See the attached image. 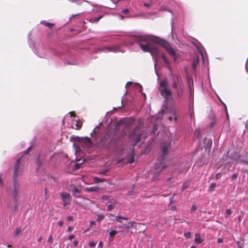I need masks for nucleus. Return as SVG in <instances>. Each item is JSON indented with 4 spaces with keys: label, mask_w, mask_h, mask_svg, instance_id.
Listing matches in <instances>:
<instances>
[{
    "label": "nucleus",
    "mask_w": 248,
    "mask_h": 248,
    "mask_svg": "<svg viewBox=\"0 0 248 248\" xmlns=\"http://www.w3.org/2000/svg\"><path fill=\"white\" fill-rule=\"evenodd\" d=\"M160 95L163 97L167 101L172 98V92L168 87L167 79H164L159 83L158 88Z\"/></svg>",
    "instance_id": "f257e3e1"
},
{
    "label": "nucleus",
    "mask_w": 248,
    "mask_h": 248,
    "mask_svg": "<svg viewBox=\"0 0 248 248\" xmlns=\"http://www.w3.org/2000/svg\"><path fill=\"white\" fill-rule=\"evenodd\" d=\"M141 135L142 133L139 127H136L133 131L129 133L128 138L131 141L135 142L134 146L140 141Z\"/></svg>",
    "instance_id": "f03ea898"
},
{
    "label": "nucleus",
    "mask_w": 248,
    "mask_h": 248,
    "mask_svg": "<svg viewBox=\"0 0 248 248\" xmlns=\"http://www.w3.org/2000/svg\"><path fill=\"white\" fill-rule=\"evenodd\" d=\"M160 45L166 50L170 56L173 57L174 61H176L177 60L178 54H176L170 46V44L163 39L161 42Z\"/></svg>",
    "instance_id": "7ed1b4c3"
},
{
    "label": "nucleus",
    "mask_w": 248,
    "mask_h": 248,
    "mask_svg": "<svg viewBox=\"0 0 248 248\" xmlns=\"http://www.w3.org/2000/svg\"><path fill=\"white\" fill-rule=\"evenodd\" d=\"M138 41H143L145 42H153L160 45L161 42L163 39L156 37L152 36L150 37L148 36H140L137 38Z\"/></svg>",
    "instance_id": "20e7f679"
},
{
    "label": "nucleus",
    "mask_w": 248,
    "mask_h": 248,
    "mask_svg": "<svg viewBox=\"0 0 248 248\" xmlns=\"http://www.w3.org/2000/svg\"><path fill=\"white\" fill-rule=\"evenodd\" d=\"M170 147V142H164L161 144V156L160 162L163 164V161L168 154L169 150Z\"/></svg>",
    "instance_id": "39448f33"
},
{
    "label": "nucleus",
    "mask_w": 248,
    "mask_h": 248,
    "mask_svg": "<svg viewBox=\"0 0 248 248\" xmlns=\"http://www.w3.org/2000/svg\"><path fill=\"white\" fill-rule=\"evenodd\" d=\"M171 86L173 89L179 87V85L184 84L183 80L180 76L171 73Z\"/></svg>",
    "instance_id": "423d86ee"
},
{
    "label": "nucleus",
    "mask_w": 248,
    "mask_h": 248,
    "mask_svg": "<svg viewBox=\"0 0 248 248\" xmlns=\"http://www.w3.org/2000/svg\"><path fill=\"white\" fill-rule=\"evenodd\" d=\"M20 185L17 182V179H13V190L12 196L15 202H18V194L20 193Z\"/></svg>",
    "instance_id": "0eeeda50"
},
{
    "label": "nucleus",
    "mask_w": 248,
    "mask_h": 248,
    "mask_svg": "<svg viewBox=\"0 0 248 248\" xmlns=\"http://www.w3.org/2000/svg\"><path fill=\"white\" fill-rule=\"evenodd\" d=\"M140 36H136L134 37L135 42L139 44L140 46L141 49L144 52H148L152 45V44L149 42H145L143 41H138L137 38Z\"/></svg>",
    "instance_id": "6e6552de"
},
{
    "label": "nucleus",
    "mask_w": 248,
    "mask_h": 248,
    "mask_svg": "<svg viewBox=\"0 0 248 248\" xmlns=\"http://www.w3.org/2000/svg\"><path fill=\"white\" fill-rule=\"evenodd\" d=\"M166 166L163 165L162 162H159L158 164H156L154 166V169L155 171L153 173L152 179L154 181L156 180L160 174V173L162 170Z\"/></svg>",
    "instance_id": "1a4fd4ad"
},
{
    "label": "nucleus",
    "mask_w": 248,
    "mask_h": 248,
    "mask_svg": "<svg viewBox=\"0 0 248 248\" xmlns=\"http://www.w3.org/2000/svg\"><path fill=\"white\" fill-rule=\"evenodd\" d=\"M61 196L63 202V207H66L70 203L71 198L69 193L62 192L61 193Z\"/></svg>",
    "instance_id": "9d476101"
},
{
    "label": "nucleus",
    "mask_w": 248,
    "mask_h": 248,
    "mask_svg": "<svg viewBox=\"0 0 248 248\" xmlns=\"http://www.w3.org/2000/svg\"><path fill=\"white\" fill-rule=\"evenodd\" d=\"M173 89L177 97L180 98L182 97L184 93V84L179 85V87H176Z\"/></svg>",
    "instance_id": "9b49d317"
},
{
    "label": "nucleus",
    "mask_w": 248,
    "mask_h": 248,
    "mask_svg": "<svg viewBox=\"0 0 248 248\" xmlns=\"http://www.w3.org/2000/svg\"><path fill=\"white\" fill-rule=\"evenodd\" d=\"M150 52L153 57L156 59L158 57L159 53L158 49L154 45H152L149 50L148 51Z\"/></svg>",
    "instance_id": "f8f14e48"
},
{
    "label": "nucleus",
    "mask_w": 248,
    "mask_h": 248,
    "mask_svg": "<svg viewBox=\"0 0 248 248\" xmlns=\"http://www.w3.org/2000/svg\"><path fill=\"white\" fill-rule=\"evenodd\" d=\"M20 160L21 157L18 158L15 165L13 179H17L18 176H19V168L20 165Z\"/></svg>",
    "instance_id": "ddd939ff"
},
{
    "label": "nucleus",
    "mask_w": 248,
    "mask_h": 248,
    "mask_svg": "<svg viewBox=\"0 0 248 248\" xmlns=\"http://www.w3.org/2000/svg\"><path fill=\"white\" fill-rule=\"evenodd\" d=\"M199 58L198 56L194 57L192 64V67L193 69H195L196 68L197 65L199 63Z\"/></svg>",
    "instance_id": "4468645a"
},
{
    "label": "nucleus",
    "mask_w": 248,
    "mask_h": 248,
    "mask_svg": "<svg viewBox=\"0 0 248 248\" xmlns=\"http://www.w3.org/2000/svg\"><path fill=\"white\" fill-rule=\"evenodd\" d=\"M195 242L198 244H201L203 242V240L201 238L199 233L195 234Z\"/></svg>",
    "instance_id": "2eb2a0df"
},
{
    "label": "nucleus",
    "mask_w": 248,
    "mask_h": 248,
    "mask_svg": "<svg viewBox=\"0 0 248 248\" xmlns=\"http://www.w3.org/2000/svg\"><path fill=\"white\" fill-rule=\"evenodd\" d=\"M135 222L134 221H131L129 222H128L127 223H125L124 224V228L126 229H129L131 227H133L134 226V224H135Z\"/></svg>",
    "instance_id": "dca6fc26"
},
{
    "label": "nucleus",
    "mask_w": 248,
    "mask_h": 248,
    "mask_svg": "<svg viewBox=\"0 0 248 248\" xmlns=\"http://www.w3.org/2000/svg\"><path fill=\"white\" fill-rule=\"evenodd\" d=\"M41 23L42 24L44 25L45 26L49 27V28H52V27H53L54 26V24L51 23H49V22H47L45 20L44 21H42L41 22Z\"/></svg>",
    "instance_id": "f3484780"
},
{
    "label": "nucleus",
    "mask_w": 248,
    "mask_h": 248,
    "mask_svg": "<svg viewBox=\"0 0 248 248\" xmlns=\"http://www.w3.org/2000/svg\"><path fill=\"white\" fill-rule=\"evenodd\" d=\"M73 192H74V197H77V198L80 197L79 195H78V194H79V193H80V190L77 187H75L74 189Z\"/></svg>",
    "instance_id": "a211bd4d"
},
{
    "label": "nucleus",
    "mask_w": 248,
    "mask_h": 248,
    "mask_svg": "<svg viewBox=\"0 0 248 248\" xmlns=\"http://www.w3.org/2000/svg\"><path fill=\"white\" fill-rule=\"evenodd\" d=\"M209 118H212V122L211 123V127H213L215 124V116L214 115V114L212 113V114H210Z\"/></svg>",
    "instance_id": "6ab92c4d"
},
{
    "label": "nucleus",
    "mask_w": 248,
    "mask_h": 248,
    "mask_svg": "<svg viewBox=\"0 0 248 248\" xmlns=\"http://www.w3.org/2000/svg\"><path fill=\"white\" fill-rule=\"evenodd\" d=\"M121 219H124V220H127V218L121 216H117L116 217L115 220L120 223H122V221H121Z\"/></svg>",
    "instance_id": "aec40b11"
},
{
    "label": "nucleus",
    "mask_w": 248,
    "mask_h": 248,
    "mask_svg": "<svg viewBox=\"0 0 248 248\" xmlns=\"http://www.w3.org/2000/svg\"><path fill=\"white\" fill-rule=\"evenodd\" d=\"M98 190V187H91L88 188H87V191L89 192H94V191H97Z\"/></svg>",
    "instance_id": "412c9836"
},
{
    "label": "nucleus",
    "mask_w": 248,
    "mask_h": 248,
    "mask_svg": "<svg viewBox=\"0 0 248 248\" xmlns=\"http://www.w3.org/2000/svg\"><path fill=\"white\" fill-rule=\"evenodd\" d=\"M82 141L85 142L87 145H90L91 143V140L89 138H83Z\"/></svg>",
    "instance_id": "4be33fe9"
},
{
    "label": "nucleus",
    "mask_w": 248,
    "mask_h": 248,
    "mask_svg": "<svg viewBox=\"0 0 248 248\" xmlns=\"http://www.w3.org/2000/svg\"><path fill=\"white\" fill-rule=\"evenodd\" d=\"M94 180L95 183H98L103 182L105 181V179L104 178H99L98 177H94Z\"/></svg>",
    "instance_id": "5701e85b"
},
{
    "label": "nucleus",
    "mask_w": 248,
    "mask_h": 248,
    "mask_svg": "<svg viewBox=\"0 0 248 248\" xmlns=\"http://www.w3.org/2000/svg\"><path fill=\"white\" fill-rule=\"evenodd\" d=\"M106 50H107L108 51H113L116 52V50L117 49V48L116 47H106L105 48Z\"/></svg>",
    "instance_id": "b1692460"
},
{
    "label": "nucleus",
    "mask_w": 248,
    "mask_h": 248,
    "mask_svg": "<svg viewBox=\"0 0 248 248\" xmlns=\"http://www.w3.org/2000/svg\"><path fill=\"white\" fill-rule=\"evenodd\" d=\"M135 158V157H134V155L133 154L130 158H129V159L126 162L127 163H130V164H131L132 163H133L134 162V159Z\"/></svg>",
    "instance_id": "393cba45"
},
{
    "label": "nucleus",
    "mask_w": 248,
    "mask_h": 248,
    "mask_svg": "<svg viewBox=\"0 0 248 248\" xmlns=\"http://www.w3.org/2000/svg\"><path fill=\"white\" fill-rule=\"evenodd\" d=\"M36 163L39 168L42 165V162L39 158V155L37 157L36 159Z\"/></svg>",
    "instance_id": "a878e982"
},
{
    "label": "nucleus",
    "mask_w": 248,
    "mask_h": 248,
    "mask_svg": "<svg viewBox=\"0 0 248 248\" xmlns=\"http://www.w3.org/2000/svg\"><path fill=\"white\" fill-rule=\"evenodd\" d=\"M104 218V216L102 214H99L97 216V218L96 219V221L100 222Z\"/></svg>",
    "instance_id": "bb28decb"
},
{
    "label": "nucleus",
    "mask_w": 248,
    "mask_h": 248,
    "mask_svg": "<svg viewBox=\"0 0 248 248\" xmlns=\"http://www.w3.org/2000/svg\"><path fill=\"white\" fill-rule=\"evenodd\" d=\"M21 232V229L20 228H17L15 232V236H17L19 233Z\"/></svg>",
    "instance_id": "cd10ccee"
},
{
    "label": "nucleus",
    "mask_w": 248,
    "mask_h": 248,
    "mask_svg": "<svg viewBox=\"0 0 248 248\" xmlns=\"http://www.w3.org/2000/svg\"><path fill=\"white\" fill-rule=\"evenodd\" d=\"M117 233V232L116 231H111L109 233V236L110 237H112L113 236H114Z\"/></svg>",
    "instance_id": "c85d7f7f"
},
{
    "label": "nucleus",
    "mask_w": 248,
    "mask_h": 248,
    "mask_svg": "<svg viewBox=\"0 0 248 248\" xmlns=\"http://www.w3.org/2000/svg\"><path fill=\"white\" fill-rule=\"evenodd\" d=\"M216 186V184L215 183H212L209 187V190L213 191Z\"/></svg>",
    "instance_id": "c756f323"
},
{
    "label": "nucleus",
    "mask_w": 248,
    "mask_h": 248,
    "mask_svg": "<svg viewBox=\"0 0 248 248\" xmlns=\"http://www.w3.org/2000/svg\"><path fill=\"white\" fill-rule=\"evenodd\" d=\"M134 122V119L133 118L129 119L127 122H126V123L130 125L132 124Z\"/></svg>",
    "instance_id": "7c9ffc66"
},
{
    "label": "nucleus",
    "mask_w": 248,
    "mask_h": 248,
    "mask_svg": "<svg viewBox=\"0 0 248 248\" xmlns=\"http://www.w3.org/2000/svg\"><path fill=\"white\" fill-rule=\"evenodd\" d=\"M164 62H165V63L167 65V67L171 69V68L170 67V62H169V61L167 60V59H165V60H164Z\"/></svg>",
    "instance_id": "2f4dec72"
},
{
    "label": "nucleus",
    "mask_w": 248,
    "mask_h": 248,
    "mask_svg": "<svg viewBox=\"0 0 248 248\" xmlns=\"http://www.w3.org/2000/svg\"><path fill=\"white\" fill-rule=\"evenodd\" d=\"M102 17V16H98V17H95V18H93L92 20L93 21V22H98L101 18Z\"/></svg>",
    "instance_id": "473e14b6"
},
{
    "label": "nucleus",
    "mask_w": 248,
    "mask_h": 248,
    "mask_svg": "<svg viewBox=\"0 0 248 248\" xmlns=\"http://www.w3.org/2000/svg\"><path fill=\"white\" fill-rule=\"evenodd\" d=\"M184 235L186 238L188 239L190 237L191 233L189 232H185Z\"/></svg>",
    "instance_id": "72a5a7b5"
},
{
    "label": "nucleus",
    "mask_w": 248,
    "mask_h": 248,
    "mask_svg": "<svg viewBox=\"0 0 248 248\" xmlns=\"http://www.w3.org/2000/svg\"><path fill=\"white\" fill-rule=\"evenodd\" d=\"M114 206L112 204H109L108 206L107 211H110L113 209Z\"/></svg>",
    "instance_id": "f704fd0d"
},
{
    "label": "nucleus",
    "mask_w": 248,
    "mask_h": 248,
    "mask_svg": "<svg viewBox=\"0 0 248 248\" xmlns=\"http://www.w3.org/2000/svg\"><path fill=\"white\" fill-rule=\"evenodd\" d=\"M80 168V164L78 163H76L74 166L75 170H78Z\"/></svg>",
    "instance_id": "c9c22d12"
},
{
    "label": "nucleus",
    "mask_w": 248,
    "mask_h": 248,
    "mask_svg": "<svg viewBox=\"0 0 248 248\" xmlns=\"http://www.w3.org/2000/svg\"><path fill=\"white\" fill-rule=\"evenodd\" d=\"M14 211L16 213L18 211L17 202H15V205L14 207Z\"/></svg>",
    "instance_id": "e433bc0d"
},
{
    "label": "nucleus",
    "mask_w": 248,
    "mask_h": 248,
    "mask_svg": "<svg viewBox=\"0 0 248 248\" xmlns=\"http://www.w3.org/2000/svg\"><path fill=\"white\" fill-rule=\"evenodd\" d=\"M167 109V107L166 106H163L162 108V109H161V112H162V114H164L166 113L165 112V109Z\"/></svg>",
    "instance_id": "4c0bfd02"
},
{
    "label": "nucleus",
    "mask_w": 248,
    "mask_h": 248,
    "mask_svg": "<svg viewBox=\"0 0 248 248\" xmlns=\"http://www.w3.org/2000/svg\"><path fill=\"white\" fill-rule=\"evenodd\" d=\"M96 245V244L93 241H91L89 243V246L90 247H94Z\"/></svg>",
    "instance_id": "58836bf2"
},
{
    "label": "nucleus",
    "mask_w": 248,
    "mask_h": 248,
    "mask_svg": "<svg viewBox=\"0 0 248 248\" xmlns=\"http://www.w3.org/2000/svg\"><path fill=\"white\" fill-rule=\"evenodd\" d=\"M226 213L227 216L228 217L232 214V211L230 209H228L226 210Z\"/></svg>",
    "instance_id": "ea45409f"
},
{
    "label": "nucleus",
    "mask_w": 248,
    "mask_h": 248,
    "mask_svg": "<svg viewBox=\"0 0 248 248\" xmlns=\"http://www.w3.org/2000/svg\"><path fill=\"white\" fill-rule=\"evenodd\" d=\"M237 177V173H234L232 177V181H233L234 180H235Z\"/></svg>",
    "instance_id": "a19ab883"
},
{
    "label": "nucleus",
    "mask_w": 248,
    "mask_h": 248,
    "mask_svg": "<svg viewBox=\"0 0 248 248\" xmlns=\"http://www.w3.org/2000/svg\"><path fill=\"white\" fill-rule=\"evenodd\" d=\"M197 206L195 205H193L191 207V210L192 211L194 212L197 210Z\"/></svg>",
    "instance_id": "79ce46f5"
},
{
    "label": "nucleus",
    "mask_w": 248,
    "mask_h": 248,
    "mask_svg": "<svg viewBox=\"0 0 248 248\" xmlns=\"http://www.w3.org/2000/svg\"><path fill=\"white\" fill-rule=\"evenodd\" d=\"M31 147H29V148H28V149H27L26 151H25L24 152V154H25V155L28 154L29 153V152H30V150H31Z\"/></svg>",
    "instance_id": "37998d69"
},
{
    "label": "nucleus",
    "mask_w": 248,
    "mask_h": 248,
    "mask_svg": "<svg viewBox=\"0 0 248 248\" xmlns=\"http://www.w3.org/2000/svg\"><path fill=\"white\" fill-rule=\"evenodd\" d=\"M76 126H77L76 129H79L81 127V125L79 124L78 122H77Z\"/></svg>",
    "instance_id": "c03bdc74"
},
{
    "label": "nucleus",
    "mask_w": 248,
    "mask_h": 248,
    "mask_svg": "<svg viewBox=\"0 0 248 248\" xmlns=\"http://www.w3.org/2000/svg\"><path fill=\"white\" fill-rule=\"evenodd\" d=\"M223 241V239L221 238H218L217 239V242L218 243H222Z\"/></svg>",
    "instance_id": "a18cd8bd"
},
{
    "label": "nucleus",
    "mask_w": 248,
    "mask_h": 248,
    "mask_svg": "<svg viewBox=\"0 0 248 248\" xmlns=\"http://www.w3.org/2000/svg\"><path fill=\"white\" fill-rule=\"evenodd\" d=\"M69 114L71 117H75L76 116V113L74 111H71L69 112Z\"/></svg>",
    "instance_id": "49530a36"
},
{
    "label": "nucleus",
    "mask_w": 248,
    "mask_h": 248,
    "mask_svg": "<svg viewBox=\"0 0 248 248\" xmlns=\"http://www.w3.org/2000/svg\"><path fill=\"white\" fill-rule=\"evenodd\" d=\"M67 219L68 221H72L73 220V217H72L71 216H69L67 217Z\"/></svg>",
    "instance_id": "de8ad7c7"
},
{
    "label": "nucleus",
    "mask_w": 248,
    "mask_h": 248,
    "mask_svg": "<svg viewBox=\"0 0 248 248\" xmlns=\"http://www.w3.org/2000/svg\"><path fill=\"white\" fill-rule=\"evenodd\" d=\"M75 237V235H73V234H72V235H70L69 236V239L70 240H72L73 239H74Z\"/></svg>",
    "instance_id": "09e8293b"
},
{
    "label": "nucleus",
    "mask_w": 248,
    "mask_h": 248,
    "mask_svg": "<svg viewBox=\"0 0 248 248\" xmlns=\"http://www.w3.org/2000/svg\"><path fill=\"white\" fill-rule=\"evenodd\" d=\"M129 12V10L128 9H124L123 10L122 12L124 14H126Z\"/></svg>",
    "instance_id": "8fccbe9b"
},
{
    "label": "nucleus",
    "mask_w": 248,
    "mask_h": 248,
    "mask_svg": "<svg viewBox=\"0 0 248 248\" xmlns=\"http://www.w3.org/2000/svg\"><path fill=\"white\" fill-rule=\"evenodd\" d=\"M103 242L102 241H100L98 244V247H100L101 248H102L103 247Z\"/></svg>",
    "instance_id": "3c124183"
},
{
    "label": "nucleus",
    "mask_w": 248,
    "mask_h": 248,
    "mask_svg": "<svg viewBox=\"0 0 248 248\" xmlns=\"http://www.w3.org/2000/svg\"><path fill=\"white\" fill-rule=\"evenodd\" d=\"M78 242L77 240L74 241V245L75 247H77V246L78 245Z\"/></svg>",
    "instance_id": "603ef678"
},
{
    "label": "nucleus",
    "mask_w": 248,
    "mask_h": 248,
    "mask_svg": "<svg viewBox=\"0 0 248 248\" xmlns=\"http://www.w3.org/2000/svg\"><path fill=\"white\" fill-rule=\"evenodd\" d=\"M0 185L2 186V174L0 173Z\"/></svg>",
    "instance_id": "864d4df0"
},
{
    "label": "nucleus",
    "mask_w": 248,
    "mask_h": 248,
    "mask_svg": "<svg viewBox=\"0 0 248 248\" xmlns=\"http://www.w3.org/2000/svg\"><path fill=\"white\" fill-rule=\"evenodd\" d=\"M63 222L62 221H60L58 222V225L60 226H62L63 225Z\"/></svg>",
    "instance_id": "5fc2aeb1"
},
{
    "label": "nucleus",
    "mask_w": 248,
    "mask_h": 248,
    "mask_svg": "<svg viewBox=\"0 0 248 248\" xmlns=\"http://www.w3.org/2000/svg\"><path fill=\"white\" fill-rule=\"evenodd\" d=\"M72 230V227L71 226H69L67 229L68 232H70Z\"/></svg>",
    "instance_id": "6e6d98bb"
},
{
    "label": "nucleus",
    "mask_w": 248,
    "mask_h": 248,
    "mask_svg": "<svg viewBox=\"0 0 248 248\" xmlns=\"http://www.w3.org/2000/svg\"><path fill=\"white\" fill-rule=\"evenodd\" d=\"M95 224V222L94 221H91L90 222L91 226H92L93 225H94Z\"/></svg>",
    "instance_id": "4d7b16f0"
},
{
    "label": "nucleus",
    "mask_w": 248,
    "mask_h": 248,
    "mask_svg": "<svg viewBox=\"0 0 248 248\" xmlns=\"http://www.w3.org/2000/svg\"><path fill=\"white\" fill-rule=\"evenodd\" d=\"M151 3H144V6L146 7H149L151 6Z\"/></svg>",
    "instance_id": "13d9d810"
},
{
    "label": "nucleus",
    "mask_w": 248,
    "mask_h": 248,
    "mask_svg": "<svg viewBox=\"0 0 248 248\" xmlns=\"http://www.w3.org/2000/svg\"><path fill=\"white\" fill-rule=\"evenodd\" d=\"M161 57L163 60L167 58L164 54H162Z\"/></svg>",
    "instance_id": "bf43d9fd"
},
{
    "label": "nucleus",
    "mask_w": 248,
    "mask_h": 248,
    "mask_svg": "<svg viewBox=\"0 0 248 248\" xmlns=\"http://www.w3.org/2000/svg\"><path fill=\"white\" fill-rule=\"evenodd\" d=\"M171 209L173 211H175L176 210V208L175 206H172Z\"/></svg>",
    "instance_id": "052dcab7"
},
{
    "label": "nucleus",
    "mask_w": 248,
    "mask_h": 248,
    "mask_svg": "<svg viewBox=\"0 0 248 248\" xmlns=\"http://www.w3.org/2000/svg\"><path fill=\"white\" fill-rule=\"evenodd\" d=\"M186 188H187V187H186L185 185H183V187H182V190H185Z\"/></svg>",
    "instance_id": "680f3d73"
},
{
    "label": "nucleus",
    "mask_w": 248,
    "mask_h": 248,
    "mask_svg": "<svg viewBox=\"0 0 248 248\" xmlns=\"http://www.w3.org/2000/svg\"><path fill=\"white\" fill-rule=\"evenodd\" d=\"M108 171V170H105L104 171H103L102 172H101V174H103V175H105L106 174V173Z\"/></svg>",
    "instance_id": "e2e57ef3"
},
{
    "label": "nucleus",
    "mask_w": 248,
    "mask_h": 248,
    "mask_svg": "<svg viewBox=\"0 0 248 248\" xmlns=\"http://www.w3.org/2000/svg\"><path fill=\"white\" fill-rule=\"evenodd\" d=\"M51 240H52V237H51V236H50V237H49V238H48V241L49 242H50L51 241Z\"/></svg>",
    "instance_id": "0e129e2a"
},
{
    "label": "nucleus",
    "mask_w": 248,
    "mask_h": 248,
    "mask_svg": "<svg viewBox=\"0 0 248 248\" xmlns=\"http://www.w3.org/2000/svg\"><path fill=\"white\" fill-rule=\"evenodd\" d=\"M219 175H220L219 173L216 174V178L217 179L218 178Z\"/></svg>",
    "instance_id": "69168bd1"
},
{
    "label": "nucleus",
    "mask_w": 248,
    "mask_h": 248,
    "mask_svg": "<svg viewBox=\"0 0 248 248\" xmlns=\"http://www.w3.org/2000/svg\"><path fill=\"white\" fill-rule=\"evenodd\" d=\"M168 119L170 120V121H172V117H170H170H168Z\"/></svg>",
    "instance_id": "338daca9"
},
{
    "label": "nucleus",
    "mask_w": 248,
    "mask_h": 248,
    "mask_svg": "<svg viewBox=\"0 0 248 248\" xmlns=\"http://www.w3.org/2000/svg\"><path fill=\"white\" fill-rule=\"evenodd\" d=\"M42 237H39V238L38 240V241L40 242L42 240Z\"/></svg>",
    "instance_id": "774afa93"
}]
</instances>
